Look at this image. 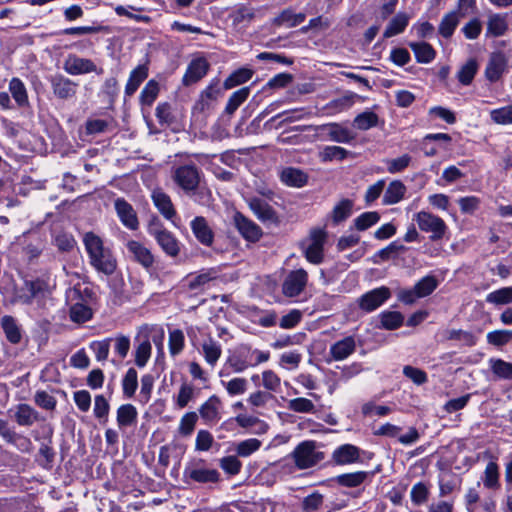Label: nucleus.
Segmentation results:
<instances>
[{
	"mask_svg": "<svg viewBox=\"0 0 512 512\" xmlns=\"http://www.w3.org/2000/svg\"><path fill=\"white\" fill-rule=\"evenodd\" d=\"M92 309L79 301L70 307L69 316L71 321L76 323H84L92 318Z\"/></svg>",
	"mask_w": 512,
	"mask_h": 512,
	"instance_id": "c03bdc74",
	"label": "nucleus"
},
{
	"mask_svg": "<svg viewBox=\"0 0 512 512\" xmlns=\"http://www.w3.org/2000/svg\"><path fill=\"white\" fill-rule=\"evenodd\" d=\"M198 415L195 412L185 413L179 422L178 432L183 437H189L196 426Z\"/></svg>",
	"mask_w": 512,
	"mask_h": 512,
	"instance_id": "6e6d98bb",
	"label": "nucleus"
},
{
	"mask_svg": "<svg viewBox=\"0 0 512 512\" xmlns=\"http://www.w3.org/2000/svg\"><path fill=\"white\" fill-rule=\"evenodd\" d=\"M489 344L501 347L512 341V330H494L487 334Z\"/></svg>",
	"mask_w": 512,
	"mask_h": 512,
	"instance_id": "0e129e2a",
	"label": "nucleus"
},
{
	"mask_svg": "<svg viewBox=\"0 0 512 512\" xmlns=\"http://www.w3.org/2000/svg\"><path fill=\"white\" fill-rule=\"evenodd\" d=\"M64 71L69 75H82L95 72L97 74H102L103 70L98 68L96 64L88 58H81L75 54H69L64 63H63Z\"/></svg>",
	"mask_w": 512,
	"mask_h": 512,
	"instance_id": "9d476101",
	"label": "nucleus"
},
{
	"mask_svg": "<svg viewBox=\"0 0 512 512\" xmlns=\"http://www.w3.org/2000/svg\"><path fill=\"white\" fill-rule=\"evenodd\" d=\"M227 364L236 373H241L245 371L247 368L253 367L250 347L244 346L238 349L236 352H234L231 356L228 357Z\"/></svg>",
	"mask_w": 512,
	"mask_h": 512,
	"instance_id": "5701e85b",
	"label": "nucleus"
},
{
	"mask_svg": "<svg viewBox=\"0 0 512 512\" xmlns=\"http://www.w3.org/2000/svg\"><path fill=\"white\" fill-rule=\"evenodd\" d=\"M210 64L206 58L198 56L193 58L187 66L182 78L184 86H190L200 81L208 72Z\"/></svg>",
	"mask_w": 512,
	"mask_h": 512,
	"instance_id": "4468645a",
	"label": "nucleus"
},
{
	"mask_svg": "<svg viewBox=\"0 0 512 512\" xmlns=\"http://www.w3.org/2000/svg\"><path fill=\"white\" fill-rule=\"evenodd\" d=\"M25 289L31 292L38 305H43L45 299L51 295V286L49 281L43 278L25 281Z\"/></svg>",
	"mask_w": 512,
	"mask_h": 512,
	"instance_id": "412c9836",
	"label": "nucleus"
},
{
	"mask_svg": "<svg viewBox=\"0 0 512 512\" xmlns=\"http://www.w3.org/2000/svg\"><path fill=\"white\" fill-rule=\"evenodd\" d=\"M437 280L433 276H425L411 289H402L398 292L399 301L413 304L417 299L430 295L437 288Z\"/></svg>",
	"mask_w": 512,
	"mask_h": 512,
	"instance_id": "423d86ee",
	"label": "nucleus"
},
{
	"mask_svg": "<svg viewBox=\"0 0 512 512\" xmlns=\"http://www.w3.org/2000/svg\"><path fill=\"white\" fill-rule=\"evenodd\" d=\"M493 122L501 125L512 123V105L494 109L490 112Z\"/></svg>",
	"mask_w": 512,
	"mask_h": 512,
	"instance_id": "774afa93",
	"label": "nucleus"
},
{
	"mask_svg": "<svg viewBox=\"0 0 512 512\" xmlns=\"http://www.w3.org/2000/svg\"><path fill=\"white\" fill-rule=\"evenodd\" d=\"M253 72L247 68H240L233 72L225 81L224 87L231 89L237 85L243 84L252 78Z\"/></svg>",
	"mask_w": 512,
	"mask_h": 512,
	"instance_id": "3c124183",
	"label": "nucleus"
},
{
	"mask_svg": "<svg viewBox=\"0 0 512 512\" xmlns=\"http://www.w3.org/2000/svg\"><path fill=\"white\" fill-rule=\"evenodd\" d=\"M138 412L132 404H123L117 409V424L119 428L134 425L137 422Z\"/></svg>",
	"mask_w": 512,
	"mask_h": 512,
	"instance_id": "473e14b6",
	"label": "nucleus"
},
{
	"mask_svg": "<svg viewBox=\"0 0 512 512\" xmlns=\"http://www.w3.org/2000/svg\"><path fill=\"white\" fill-rule=\"evenodd\" d=\"M287 407L289 410L296 413H315L316 407L314 403L307 398L298 397L294 399H290L288 401Z\"/></svg>",
	"mask_w": 512,
	"mask_h": 512,
	"instance_id": "5fc2aeb1",
	"label": "nucleus"
},
{
	"mask_svg": "<svg viewBox=\"0 0 512 512\" xmlns=\"http://www.w3.org/2000/svg\"><path fill=\"white\" fill-rule=\"evenodd\" d=\"M184 477L198 483H216L220 474L216 469L188 466L184 469Z\"/></svg>",
	"mask_w": 512,
	"mask_h": 512,
	"instance_id": "a211bd4d",
	"label": "nucleus"
},
{
	"mask_svg": "<svg viewBox=\"0 0 512 512\" xmlns=\"http://www.w3.org/2000/svg\"><path fill=\"white\" fill-rule=\"evenodd\" d=\"M378 115L373 111H364L358 114L354 120L353 125L359 130L365 131L378 125Z\"/></svg>",
	"mask_w": 512,
	"mask_h": 512,
	"instance_id": "a18cd8bd",
	"label": "nucleus"
},
{
	"mask_svg": "<svg viewBox=\"0 0 512 512\" xmlns=\"http://www.w3.org/2000/svg\"><path fill=\"white\" fill-rule=\"evenodd\" d=\"M305 20V14H295L293 11L287 9L282 11L276 18L275 23L277 25H284L286 27H295L301 24Z\"/></svg>",
	"mask_w": 512,
	"mask_h": 512,
	"instance_id": "de8ad7c7",
	"label": "nucleus"
},
{
	"mask_svg": "<svg viewBox=\"0 0 512 512\" xmlns=\"http://www.w3.org/2000/svg\"><path fill=\"white\" fill-rule=\"evenodd\" d=\"M369 472L366 471H357L353 473H345L338 475L336 477V481L339 485L344 487H357L364 483V481L368 478Z\"/></svg>",
	"mask_w": 512,
	"mask_h": 512,
	"instance_id": "37998d69",
	"label": "nucleus"
},
{
	"mask_svg": "<svg viewBox=\"0 0 512 512\" xmlns=\"http://www.w3.org/2000/svg\"><path fill=\"white\" fill-rule=\"evenodd\" d=\"M190 226L194 236L201 244L210 246L213 243L214 233L204 217H195Z\"/></svg>",
	"mask_w": 512,
	"mask_h": 512,
	"instance_id": "4be33fe9",
	"label": "nucleus"
},
{
	"mask_svg": "<svg viewBox=\"0 0 512 512\" xmlns=\"http://www.w3.org/2000/svg\"><path fill=\"white\" fill-rule=\"evenodd\" d=\"M234 226L240 235L248 242H257L262 237V229L254 221L236 212L233 216Z\"/></svg>",
	"mask_w": 512,
	"mask_h": 512,
	"instance_id": "f8f14e48",
	"label": "nucleus"
},
{
	"mask_svg": "<svg viewBox=\"0 0 512 512\" xmlns=\"http://www.w3.org/2000/svg\"><path fill=\"white\" fill-rule=\"evenodd\" d=\"M151 343L148 339L142 341L135 350V364L142 368L144 367L151 356Z\"/></svg>",
	"mask_w": 512,
	"mask_h": 512,
	"instance_id": "69168bd1",
	"label": "nucleus"
},
{
	"mask_svg": "<svg viewBox=\"0 0 512 512\" xmlns=\"http://www.w3.org/2000/svg\"><path fill=\"white\" fill-rule=\"evenodd\" d=\"M326 232L323 229H313L309 238L302 243L304 255L312 264H320L324 259V243Z\"/></svg>",
	"mask_w": 512,
	"mask_h": 512,
	"instance_id": "39448f33",
	"label": "nucleus"
},
{
	"mask_svg": "<svg viewBox=\"0 0 512 512\" xmlns=\"http://www.w3.org/2000/svg\"><path fill=\"white\" fill-rule=\"evenodd\" d=\"M490 368L492 372L499 378L512 380V363L502 359H490Z\"/></svg>",
	"mask_w": 512,
	"mask_h": 512,
	"instance_id": "8fccbe9b",
	"label": "nucleus"
},
{
	"mask_svg": "<svg viewBox=\"0 0 512 512\" xmlns=\"http://www.w3.org/2000/svg\"><path fill=\"white\" fill-rule=\"evenodd\" d=\"M159 83L153 79L149 80L140 93L142 105L151 106L159 94Z\"/></svg>",
	"mask_w": 512,
	"mask_h": 512,
	"instance_id": "09e8293b",
	"label": "nucleus"
},
{
	"mask_svg": "<svg viewBox=\"0 0 512 512\" xmlns=\"http://www.w3.org/2000/svg\"><path fill=\"white\" fill-rule=\"evenodd\" d=\"M486 302L495 306L512 303V286L502 287L486 295Z\"/></svg>",
	"mask_w": 512,
	"mask_h": 512,
	"instance_id": "79ce46f5",
	"label": "nucleus"
},
{
	"mask_svg": "<svg viewBox=\"0 0 512 512\" xmlns=\"http://www.w3.org/2000/svg\"><path fill=\"white\" fill-rule=\"evenodd\" d=\"M232 25L237 29L246 28L254 18V11L252 8L241 6L235 9L230 15Z\"/></svg>",
	"mask_w": 512,
	"mask_h": 512,
	"instance_id": "72a5a7b5",
	"label": "nucleus"
},
{
	"mask_svg": "<svg viewBox=\"0 0 512 512\" xmlns=\"http://www.w3.org/2000/svg\"><path fill=\"white\" fill-rule=\"evenodd\" d=\"M409 23V16L406 13L399 12L397 13L387 25L383 36L385 38H390L395 35L402 33Z\"/></svg>",
	"mask_w": 512,
	"mask_h": 512,
	"instance_id": "c9c22d12",
	"label": "nucleus"
},
{
	"mask_svg": "<svg viewBox=\"0 0 512 512\" xmlns=\"http://www.w3.org/2000/svg\"><path fill=\"white\" fill-rule=\"evenodd\" d=\"M508 30V23L505 15L493 14L487 22V36L499 37Z\"/></svg>",
	"mask_w": 512,
	"mask_h": 512,
	"instance_id": "e433bc0d",
	"label": "nucleus"
},
{
	"mask_svg": "<svg viewBox=\"0 0 512 512\" xmlns=\"http://www.w3.org/2000/svg\"><path fill=\"white\" fill-rule=\"evenodd\" d=\"M308 279V273L303 268L290 271L282 283L283 295L288 298L299 296L305 290Z\"/></svg>",
	"mask_w": 512,
	"mask_h": 512,
	"instance_id": "0eeeda50",
	"label": "nucleus"
},
{
	"mask_svg": "<svg viewBox=\"0 0 512 512\" xmlns=\"http://www.w3.org/2000/svg\"><path fill=\"white\" fill-rule=\"evenodd\" d=\"M214 276L212 275V272L206 271L201 272L197 275H189L186 277L185 281L187 284V287L191 291L199 290L201 289L205 284L210 282Z\"/></svg>",
	"mask_w": 512,
	"mask_h": 512,
	"instance_id": "052dcab7",
	"label": "nucleus"
},
{
	"mask_svg": "<svg viewBox=\"0 0 512 512\" xmlns=\"http://www.w3.org/2000/svg\"><path fill=\"white\" fill-rule=\"evenodd\" d=\"M1 327L8 342L14 345L21 342L22 329L13 316L4 315L1 318Z\"/></svg>",
	"mask_w": 512,
	"mask_h": 512,
	"instance_id": "bb28decb",
	"label": "nucleus"
},
{
	"mask_svg": "<svg viewBox=\"0 0 512 512\" xmlns=\"http://www.w3.org/2000/svg\"><path fill=\"white\" fill-rule=\"evenodd\" d=\"M148 65L141 64L134 68L129 75L125 86V95L132 96L139 88L141 83L148 77Z\"/></svg>",
	"mask_w": 512,
	"mask_h": 512,
	"instance_id": "cd10ccee",
	"label": "nucleus"
},
{
	"mask_svg": "<svg viewBox=\"0 0 512 512\" xmlns=\"http://www.w3.org/2000/svg\"><path fill=\"white\" fill-rule=\"evenodd\" d=\"M499 467L496 462L490 461L484 470L482 482L485 488L490 490H498L500 488Z\"/></svg>",
	"mask_w": 512,
	"mask_h": 512,
	"instance_id": "4c0bfd02",
	"label": "nucleus"
},
{
	"mask_svg": "<svg viewBox=\"0 0 512 512\" xmlns=\"http://www.w3.org/2000/svg\"><path fill=\"white\" fill-rule=\"evenodd\" d=\"M348 151L340 146H326L320 153L321 160L324 162L333 161V160H344Z\"/></svg>",
	"mask_w": 512,
	"mask_h": 512,
	"instance_id": "e2e57ef3",
	"label": "nucleus"
},
{
	"mask_svg": "<svg viewBox=\"0 0 512 512\" xmlns=\"http://www.w3.org/2000/svg\"><path fill=\"white\" fill-rule=\"evenodd\" d=\"M83 243L90 265L99 273L112 275L117 268V261L110 248L104 246L102 238L93 232H87L83 236Z\"/></svg>",
	"mask_w": 512,
	"mask_h": 512,
	"instance_id": "f257e3e1",
	"label": "nucleus"
},
{
	"mask_svg": "<svg viewBox=\"0 0 512 512\" xmlns=\"http://www.w3.org/2000/svg\"><path fill=\"white\" fill-rule=\"evenodd\" d=\"M9 92L19 107H25L29 104L27 89L19 78L14 77L10 80Z\"/></svg>",
	"mask_w": 512,
	"mask_h": 512,
	"instance_id": "f704fd0d",
	"label": "nucleus"
},
{
	"mask_svg": "<svg viewBox=\"0 0 512 512\" xmlns=\"http://www.w3.org/2000/svg\"><path fill=\"white\" fill-rule=\"evenodd\" d=\"M245 201L258 220L263 223H278L277 212L266 200L257 196H249L245 198Z\"/></svg>",
	"mask_w": 512,
	"mask_h": 512,
	"instance_id": "9b49d317",
	"label": "nucleus"
},
{
	"mask_svg": "<svg viewBox=\"0 0 512 512\" xmlns=\"http://www.w3.org/2000/svg\"><path fill=\"white\" fill-rule=\"evenodd\" d=\"M406 191V186L400 180L390 182L384 193L383 203L385 205H393L400 202L404 198Z\"/></svg>",
	"mask_w": 512,
	"mask_h": 512,
	"instance_id": "7c9ffc66",
	"label": "nucleus"
},
{
	"mask_svg": "<svg viewBox=\"0 0 512 512\" xmlns=\"http://www.w3.org/2000/svg\"><path fill=\"white\" fill-rule=\"evenodd\" d=\"M53 94L56 98L67 100L73 98L77 93L78 84L62 74H55L49 77Z\"/></svg>",
	"mask_w": 512,
	"mask_h": 512,
	"instance_id": "ddd939ff",
	"label": "nucleus"
},
{
	"mask_svg": "<svg viewBox=\"0 0 512 512\" xmlns=\"http://www.w3.org/2000/svg\"><path fill=\"white\" fill-rule=\"evenodd\" d=\"M380 327L387 330H394L402 326L404 316L398 311H384L379 315Z\"/></svg>",
	"mask_w": 512,
	"mask_h": 512,
	"instance_id": "49530a36",
	"label": "nucleus"
},
{
	"mask_svg": "<svg viewBox=\"0 0 512 512\" xmlns=\"http://www.w3.org/2000/svg\"><path fill=\"white\" fill-rule=\"evenodd\" d=\"M138 387V374L134 368H129L122 380V389L126 397L131 398Z\"/></svg>",
	"mask_w": 512,
	"mask_h": 512,
	"instance_id": "864d4df0",
	"label": "nucleus"
},
{
	"mask_svg": "<svg viewBox=\"0 0 512 512\" xmlns=\"http://www.w3.org/2000/svg\"><path fill=\"white\" fill-rule=\"evenodd\" d=\"M479 65L475 58L468 59L456 73V78L462 85H470L478 71Z\"/></svg>",
	"mask_w": 512,
	"mask_h": 512,
	"instance_id": "58836bf2",
	"label": "nucleus"
},
{
	"mask_svg": "<svg viewBox=\"0 0 512 512\" xmlns=\"http://www.w3.org/2000/svg\"><path fill=\"white\" fill-rule=\"evenodd\" d=\"M202 353L205 361L213 367L222 355V348L217 341L209 338L202 344Z\"/></svg>",
	"mask_w": 512,
	"mask_h": 512,
	"instance_id": "ea45409f",
	"label": "nucleus"
},
{
	"mask_svg": "<svg viewBox=\"0 0 512 512\" xmlns=\"http://www.w3.org/2000/svg\"><path fill=\"white\" fill-rule=\"evenodd\" d=\"M390 297V289L381 286L364 293L358 298L357 303L362 311L370 313L382 306Z\"/></svg>",
	"mask_w": 512,
	"mask_h": 512,
	"instance_id": "6e6552de",
	"label": "nucleus"
},
{
	"mask_svg": "<svg viewBox=\"0 0 512 512\" xmlns=\"http://www.w3.org/2000/svg\"><path fill=\"white\" fill-rule=\"evenodd\" d=\"M408 45L419 63H429L435 58L434 49L426 42H410Z\"/></svg>",
	"mask_w": 512,
	"mask_h": 512,
	"instance_id": "a19ab883",
	"label": "nucleus"
},
{
	"mask_svg": "<svg viewBox=\"0 0 512 512\" xmlns=\"http://www.w3.org/2000/svg\"><path fill=\"white\" fill-rule=\"evenodd\" d=\"M332 459L337 465L355 463L360 459V449L352 444H343L333 451Z\"/></svg>",
	"mask_w": 512,
	"mask_h": 512,
	"instance_id": "aec40b11",
	"label": "nucleus"
},
{
	"mask_svg": "<svg viewBox=\"0 0 512 512\" xmlns=\"http://www.w3.org/2000/svg\"><path fill=\"white\" fill-rule=\"evenodd\" d=\"M148 233L160 246L162 251L169 257H177L180 253V242L174 234L165 229L158 221L151 222L148 226Z\"/></svg>",
	"mask_w": 512,
	"mask_h": 512,
	"instance_id": "7ed1b4c3",
	"label": "nucleus"
},
{
	"mask_svg": "<svg viewBox=\"0 0 512 512\" xmlns=\"http://www.w3.org/2000/svg\"><path fill=\"white\" fill-rule=\"evenodd\" d=\"M415 221L420 230L431 233V239H439L445 234L446 224L443 219L429 212L421 211L416 214Z\"/></svg>",
	"mask_w": 512,
	"mask_h": 512,
	"instance_id": "1a4fd4ad",
	"label": "nucleus"
},
{
	"mask_svg": "<svg viewBox=\"0 0 512 512\" xmlns=\"http://www.w3.org/2000/svg\"><path fill=\"white\" fill-rule=\"evenodd\" d=\"M152 200L158 211L163 215L167 220H173L176 216V210L171 201V198L168 194L163 192L160 189L154 190L152 192Z\"/></svg>",
	"mask_w": 512,
	"mask_h": 512,
	"instance_id": "393cba45",
	"label": "nucleus"
},
{
	"mask_svg": "<svg viewBox=\"0 0 512 512\" xmlns=\"http://www.w3.org/2000/svg\"><path fill=\"white\" fill-rule=\"evenodd\" d=\"M15 421L20 426H32L39 420V413L28 404H19L15 411Z\"/></svg>",
	"mask_w": 512,
	"mask_h": 512,
	"instance_id": "c756f323",
	"label": "nucleus"
},
{
	"mask_svg": "<svg viewBox=\"0 0 512 512\" xmlns=\"http://www.w3.org/2000/svg\"><path fill=\"white\" fill-rule=\"evenodd\" d=\"M280 179L287 186L300 188L307 183L308 176L298 168L287 167L281 171Z\"/></svg>",
	"mask_w": 512,
	"mask_h": 512,
	"instance_id": "c85d7f7f",
	"label": "nucleus"
},
{
	"mask_svg": "<svg viewBox=\"0 0 512 512\" xmlns=\"http://www.w3.org/2000/svg\"><path fill=\"white\" fill-rule=\"evenodd\" d=\"M508 59L502 52H493L490 54L486 68L485 77L488 81L494 83L500 80L506 71Z\"/></svg>",
	"mask_w": 512,
	"mask_h": 512,
	"instance_id": "2eb2a0df",
	"label": "nucleus"
},
{
	"mask_svg": "<svg viewBox=\"0 0 512 512\" xmlns=\"http://www.w3.org/2000/svg\"><path fill=\"white\" fill-rule=\"evenodd\" d=\"M322 130L327 132L331 141L343 144H349L355 140L356 135L348 128L338 123H328L322 126Z\"/></svg>",
	"mask_w": 512,
	"mask_h": 512,
	"instance_id": "b1692460",
	"label": "nucleus"
},
{
	"mask_svg": "<svg viewBox=\"0 0 512 512\" xmlns=\"http://www.w3.org/2000/svg\"><path fill=\"white\" fill-rule=\"evenodd\" d=\"M249 93L250 89L248 87H243L233 92L228 99L225 111L228 114H233L238 109V107L248 98Z\"/></svg>",
	"mask_w": 512,
	"mask_h": 512,
	"instance_id": "603ef678",
	"label": "nucleus"
},
{
	"mask_svg": "<svg viewBox=\"0 0 512 512\" xmlns=\"http://www.w3.org/2000/svg\"><path fill=\"white\" fill-rule=\"evenodd\" d=\"M94 416L100 421L106 422L110 411V404L108 400L101 394L96 395L94 398Z\"/></svg>",
	"mask_w": 512,
	"mask_h": 512,
	"instance_id": "338daca9",
	"label": "nucleus"
},
{
	"mask_svg": "<svg viewBox=\"0 0 512 512\" xmlns=\"http://www.w3.org/2000/svg\"><path fill=\"white\" fill-rule=\"evenodd\" d=\"M353 202L349 199L340 201L332 211V219L335 224H338L347 219L352 212Z\"/></svg>",
	"mask_w": 512,
	"mask_h": 512,
	"instance_id": "4d7b16f0",
	"label": "nucleus"
},
{
	"mask_svg": "<svg viewBox=\"0 0 512 512\" xmlns=\"http://www.w3.org/2000/svg\"><path fill=\"white\" fill-rule=\"evenodd\" d=\"M235 420L240 427L250 428L252 433L258 435L265 434L269 429V425L265 421L254 416L238 415Z\"/></svg>",
	"mask_w": 512,
	"mask_h": 512,
	"instance_id": "2f4dec72",
	"label": "nucleus"
},
{
	"mask_svg": "<svg viewBox=\"0 0 512 512\" xmlns=\"http://www.w3.org/2000/svg\"><path fill=\"white\" fill-rule=\"evenodd\" d=\"M221 401L218 396L212 395L199 408L201 418L208 424L218 422L220 419L219 407Z\"/></svg>",
	"mask_w": 512,
	"mask_h": 512,
	"instance_id": "a878e982",
	"label": "nucleus"
},
{
	"mask_svg": "<svg viewBox=\"0 0 512 512\" xmlns=\"http://www.w3.org/2000/svg\"><path fill=\"white\" fill-rule=\"evenodd\" d=\"M379 219L380 215L376 211L364 212L355 218L354 225L357 230L364 231L376 224Z\"/></svg>",
	"mask_w": 512,
	"mask_h": 512,
	"instance_id": "680f3d73",
	"label": "nucleus"
},
{
	"mask_svg": "<svg viewBox=\"0 0 512 512\" xmlns=\"http://www.w3.org/2000/svg\"><path fill=\"white\" fill-rule=\"evenodd\" d=\"M356 350V341L354 337L347 336L331 345L329 354L335 361L347 359Z\"/></svg>",
	"mask_w": 512,
	"mask_h": 512,
	"instance_id": "6ab92c4d",
	"label": "nucleus"
},
{
	"mask_svg": "<svg viewBox=\"0 0 512 512\" xmlns=\"http://www.w3.org/2000/svg\"><path fill=\"white\" fill-rule=\"evenodd\" d=\"M126 248L133 260L139 263L143 268L149 270L154 264V256L150 249L142 243L130 240L126 244Z\"/></svg>",
	"mask_w": 512,
	"mask_h": 512,
	"instance_id": "f3484780",
	"label": "nucleus"
},
{
	"mask_svg": "<svg viewBox=\"0 0 512 512\" xmlns=\"http://www.w3.org/2000/svg\"><path fill=\"white\" fill-rule=\"evenodd\" d=\"M291 455L299 469L311 468L325 458L324 453L317 450V444L312 440L299 443Z\"/></svg>",
	"mask_w": 512,
	"mask_h": 512,
	"instance_id": "f03ea898",
	"label": "nucleus"
},
{
	"mask_svg": "<svg viewBox=\"0 0 512 512\" xmlns=\"http://www.w3.org/2000/svg\"><path fill=\"white\" fill-rule=\"evenodd\" d=\"M172 179L186 194H191L200 184L201 172L194 164H184L173 169Z\"/></svg>",
	"mask_w": 512,
	"mask_h": 512,
	"instance_id": "20e7f679",
	"label": "nucleus"
},
{
	"mask_svg": "<svg viewBox=\"0 0 512 512\" xmlns=\"http://www.w3.org/2000/svg\"><path fill=\"white\" fill-rule=\"evenodd\" d=\"M219 93V89L217 85H209L207 86L200 94L198 101L195 104V108L200 111H204L209 108L210 101L215 100L217 94Z\"/></svg>",
	"mask_w": 512,
	"mask_h": 512,
	"instance_id": "13d9d810",
	"label": "nucleus"
},
{
	"mask_svg": "<svg viewBox=\"0 0 512 512\" xmlns=\"http://www.w3.org/2000/svg\"><path fill=\"white\" fill-rule=\"evenodd\" d=\"M114 206L117 216L126 228L136 230L139 227L137 214L130 203L123 198H117Z\"/></svg>",
	"mask_w": 512,
	"mask_h": 512,
	"instance_id": "dca6fc26",
	"label": "nucleus"
},
{
	"mask_svg": "<svg viewBox=\"0 0 512 512\" xmlns=\"http://www.w3.org/2000/svg\"><path fill=\"white\" fill-rule=\"evenodd\" d=\"M261 441L256 438H250L239 442L235 448L237 456L248 457L261 447Z\"/></svg>",
	"mask_w": 512,
	"mask_h": 512,
	"instance_id": "bf43d9fd",
	"label": "nucleus"
}]
</instances>
